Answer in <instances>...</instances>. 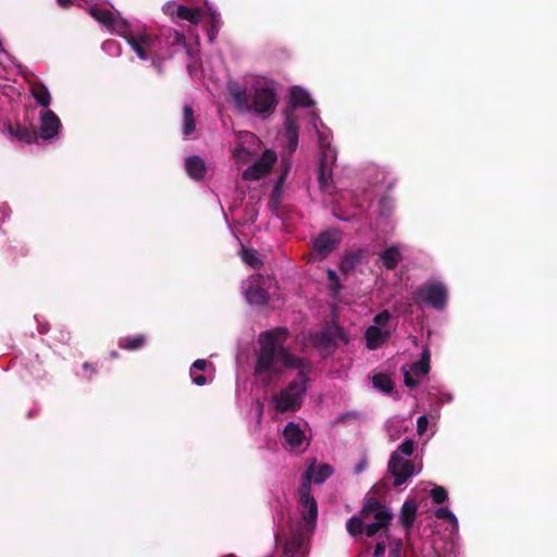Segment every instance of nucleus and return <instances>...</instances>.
Instances as JSON below:
<instances>
[{
    "mask_svg": "<svg viewBox=\"0 0 557 557\" xmlns=\"http://www.w3.org/2000/svg\"><path fill=\"white\" fill-rule=\"evenodd\" d=\"M246 298L252 305H265L269 300L268 292L258 284H250L246 289Z\"/></svg>",
    "mask_w": 557,
    "mask_h": 557,
    "instance_id": "nucleus-17",
    "label": "nucleus"
},
{
    "mask_svg": "<svg viewBox=\"0 0 557 557\" xmlns=\"http://www.w3.org/2000/svg\"><path fill=\"white\" fill-rule=\"evenodd\" d=\"M302 546V540L300 537H293L288 541H286L284 545V555L287 557L295 556Z\"/></svg>",
    "mask_w": 557,
    "mask_h": 557,
    "instance_id": "nucleus-34",
    "label": "nucleus"
},
{
    "mask_svg": "<svg viewBox=\"0 0 557 557\" xmlns=\"http://www.w3.org/2000/svg\"><path fill=\"white\" fill-rule=\"evenodd\" d=\"M418 511V504L414 499H407L400 509L399 523L401 527L409 532L413 527Z\"/></svg>",
    "mask_w": 557,
    "mask_h": 557,
    "instance_id": "nucleus-12",
    "label": "nucleus"
},
{
    "mask_svg": "<svg viewBox=\"0 0 557 557\" xmlns=\"http://www.w3.org/2000/svg\"><path fill=\"white\" fill-rule=\"evenodd\" d=\"M287 335L288 330L283 326L260 333L253 369V375L265 386L271 384L274 376H281L284 369L299 370L297 376L272 398L274 409L280 413L296 411L301 407L311 371V364L307 360L293 355L285 347Z\"/></svg>",
    "mask_w": 557,
    "mask_h": 557,
    "instance_id": "nucleus-1",
    "label": "nucleus"
},
{
    "mask_svg": "<svg viewBox=\"0 0 557 557\" xmlns=\"http://www.w3.org/2000/svg\"><path fill=\"white\" fill-rule=\"evenodd\" d=\"M286 175H287V170L284 173H282L281 176L278 177L276 185H275V189H277L278 186L285 181Z\"/></svg>",
    "mask_w": 557,
    "mask_h": 557,
    "instance_id": "nucleus-51",
    "label": "nucleus"
},
{
    "mask_svg": "<svg viewBox=\"0 0 557 557\" xmlns=\"http://www.w3.org/2000/svg\"><path fill=\"white\" fill-rule=\"evenodd\" d=\"M319 345L324 349H334L336 347V344L333 342L325 329L320 335Z\"/></svg>",
    "mask_w": 557,
    "mask_h": 557,
    "instance_id": "nucleus-39",
    "label": "nucleus"
},
{
    "mask_svg": "<svg viewBox=\"0 0 557 557\" xmlns=\"http://www.w3.org/2000/svg\"><path fill=\"white\" fill-rule=\"evenodd\" d=\"M366 466H367V460L366 458L361 459L360 462L355 467V474H359L361 473L364 469H366Z\"/></svg>",
    "mask_w": 557,
    "mask_h": 557,
    "instance_id": "nucleus-48",
    "label": "nucleus"
},
{
    "mask_svg": "<svg viewBox=\"0 0 557 557\" xmlns=\"http://www.w3.org/2000/svg\"><path fill=\"white\" fill-rule=\"evenodd\" d=\"M314 466L307 468L301 486L299 488V504L301 506V518L306 525L313 529L318 518V504L311 494V481L313 476Z\"/></svg>",
    "mask_w": 557,
    "mask_h": 557,
    "instance_id": "nucleus-4",
    "label": "nucleus"
},
{
    "mask_svg": "<svg viewBox=\"0 0 557 557\" xmlns=\"http://www.w3.org/2000/svg\"><path fill=\"white\" fill-rule=\"evenodd\" d=\"M207 366H208V361L205 360V359H197L191 368H190V371L195 372V371H205L207 369Z\"/></svg>",
    "mask_w": 557,
    "mask_h": 557,
    "instance_id": "nucleus-45",
    "label": "nucleus"
},
{
    "mask_svg": "<svg viewBox=\"0 0 557 557\" xmlns=\"http://www.w3.org/2000/svg\"><path fill=\"white\" fill-rule=\"evenodd\" d=\"M387 507L385 504L380 502L374 496H369L366 498V502L360 510L361 517L364 519H369L373 513L384 509Z\"/></svg>",
    "mask_w": 557,
    "mask_h": 557,
    "instance_id": "nucleus-23",
    "label": "nucleus"
},
{
    "mask_svg": "<svg viewBox=\"0 0 557 557\" xmlns=\"http://www.w3.org/2000/svg\"><path fill=\"white\" fill-rule=\"evenodd\" d=\"M290 103L293 107L302 108H310L314 104L308 91L298 86L290 89Z\"/></svg>",
    "mask_w": 557,
    "mask_h": 557,
    "instance_id": "nucleus-16",
    "label": "nucleus"
},
{
    "mask_svg": "<svg viewBox=\"0 0 557 557\" xmlns=\"http://www.w3.org/2000/svg\"><path fill=\"white\" fill-rule=\"evenodd\" d=\"M434 515L437 519L446 520L454 527L458 525V520L456 516L447 507L437 508Z\"/></svg>",
    "mask_w": 557,
    "mask_h": 557,
    "instance_id": "nucleus-36",
    "label": "nucleus"
},
{
    "mask_svg": "<svg viewBox=\"0 0 557 557\" xmlns=\"http://www.w3.org/2000/svg\"><path fill=\"white\" fill-rule=\"evenodd\" d=\"M110 355H111V357H112V358H116V357L119 356V354H117L116 351H114V350H113V351H111V354H110Z\"/></svg>",
    "mask_w": 557,
    "mask_h": 557,
    "instance_id": "nucleus-54",
    "label": "nucleus"
},
{
    "mask_svg": "<svg viewBox=\"0 0 557 557\" xmlns=\"http://www.w3.org/2000/svg\"><path fill=\"white\" fill-rule=\"evenodd\" d=\"M430 495L435 504H443L448 499L447 491L440 485L433 487L430 492Z\"/></svg>",
    "mask_w": 557,
    "mask_h": 557,
    "instance_id": "nucleus-37",
    "label": "nucleus"
},
{
    "mask_svg": "<svg viewBox=\"0 0 557 557\" xmlns=\"http://www.w3.org/2000/svg\"><path fill=\"white\" fill-rule=\"evenodd\" d=\"M60 126V119L53 111L48 110L40 116L39 135L42 139H52L58 135Z\"/></svg>",
    "mask_w": 557,
    "mask_h": 557,
    "instance_id": "nucleus-10",
    "label": "nucleus"
},
{
    "mask_svg": "<svg viewBox=\"0 0 557 557\" xmlns=\"http://www.w3.org/2000/svg\"><path fill=\"white\" fill-rule=\"evenodd\" d=\"M325 331L329 333L333 342L336 344V341H341L343 344H348L349 338L345 332V330L336 323L327 325Z\"/></svg>",
    "mask_w": 557,
    "mask_h": 557,
    "instance_id": "nucleus-30",
    "label": "nucleus"
},
{
    "mask_svg": "<svg viewBox=\"0 0 557 557\" xmlns=\"http://www.w3.org/2000/svg\"><path fill=\"white\" fill-rule=\"evenodd\" d=\"M428 426V419L425 416H421L417 420V430L419 434H422Z\"/></svg>",
    "mask_w": 557,
    "mask_h": 557,
    "instance_id": "nucleus-47",
    "label": "nucleus"
},
{
    "mask_svg": "<svg viewBox=\"0 0 557 557\" xmlns=\"http://www.w3.org/2000/svg\"><path fill=\"white\" fill-rule=\"evenodd\" d=\"M176 15L181 20L188 21L189 23L197 25L201 21L202 11L197 8L181 4L176 9Z\"/></svg>",
    "mask_w": 557,
    "mask_h": 557,
    "instance_id": "nucleus-19",
    "label": "nucleus"
},
{
    "mask_svg": "<svg viewBox=\"0 0 557 557\" xmlns=\"http://www.w3.org/2000/svg\"><path fill=\"white\" fill-rule=\"evenodd\" d=\"M431 354L428 348H424L421 358L413 362L409 369L401 368L404 374V383L408 387H417L420 383L419 377L424 376L430 372Z\"/></svg>",
    "mask_w": 557,
    "mask_h": 557,
    "instance_id": "nucleus-7",
    "label": "nucleus"
},
{
    "mask_svg": "<svg viewBox=\"0 0 557 557\" xmlns=\"http://www.w3.org/2000/svg\"><path fill=\"white\" fill-rule=\"evenodd\" d=\"M375 519L376 523H380L382 528H384V536L387 539L389 536L388 529L394 518L392 510L388 507L375 512L372 515Z\"/></svg>",
    "mask_w": 557,
    "mask_h": 557,
    "instance_id": "nucleus-27",
    "label": "nucleus"
},
{
    "mask_svg": "<svg viewBox=\"0 0 557 557\" xmlns=\"http://www.w3.org/2000/svg\"><path fill=\"white\" fill-rule=\"evenodd\" d=\"M32 95L41 107L48 108L50 106V101H51L50 92L44 84H41V83L35 84L32 87Z\"/></svg>",
    "mask_w": 557,
    "mask_h": 557,
    "instance_id": "nucleus-24",
    "label": "nucleus"
},
{
    "mask_svg": "<svg viewBox=\"0 0 557 557\" xmlns=\"http://www.w3.org/2000/svg\"><path fill=\"white\" fill-rule=\"evenodd\" d=\"M185 41V36L181 33L175 32L174 42L181 44Z\"/></svg>",
    "mask_w": 557,
    "mask_h": 557,
    "instance_id": "nucleus-50",
    "label": "nucleus"
},
{
    "mask_svg": "<svg viewBox=\"0 0 557 557\" xmlns=\"http://www.w3.org/2000/svg\"><path fill=\"white\" fill-rule=\"evenodd\" d=\"M83 369L90 371V374L88 375V380H90L92 374H95L97 372L95 367L91 363H89V362H84L83 363Z\"/></svg>",
    "mask_w": 557,
    "mask_h": 557,
    "instance_id": "nucleus-49",
    "label": "nucleus"
},
{
    "mask_svg": "<svg viewBox=\"0 0 557 557\" xmlns=\"http://www.w3.org/2000/svg\"><path fill=\"white\" fill-rule=\"evenodd\" d=\"M147 337L144 334L135 336L122 337L119 339L117 346L124 350H138L146 344Z\"/></svg>",
    "mask_w": 557,
    "mask_h": 557,
    "instance_id": "nucleus-20",
    "label": "nucleus"
},
{
    "mask_svg": "<svg viewBox=\"0 0 557 557\" xmlns=\"http://www.w3.org/2000/svg\"><path fill=\"white\" fill-rule=\"evenodd\" d=\"M359 262V257L356 255H349L344 258L341 264V270L347 272L356 267Z\"/></svg>",
    "mask_w": 557,
    "mask_h": 557,
    "instance_id": "nucleus-38",
    "label": "nucleus"
},
{
    "mask_svg": "<svg viewBox=\"0 0 557 557\" xmlns=\"http://www.w3.org/2000/svg\"><path fill=\"white\" fill-rule=\"evenodd\" d=\"M400 258V251L393 246L381 252V260L387 270H394L398 265Z\"/></svg>",
    "mask_w": 557,
    "mask_h": 557,
    "instance_id": "nucleus-21",
    "label": "nucleus"
},
{
    "mask_svg": "<svg viewBox=\"0 0 557 557\" xmlns=\"http://www.w3.org/2000/svg\"><path fill=\"white\" fill-rule=\"evenodd\" d=\"M185 169H186L188 175L196 181L202 180L207 173L206 163L198 156H193V157L186 158Z\"/></svg>",
    "mask_w": 557,
    "mask_h": 557,
    "instance_id": "nucleus-15",
    "label": "nucleus"
},
{
    "mask_svg": "<svg viewBox=\"0 0 557 557\" xmlns=\"http://www.w3.org/2000/svg\"><path fill=\"white\" fill-rule=\"evenodd\" d=\"M386 338L387 336L376 325H371L366 331L367 347L371 350L376 349Z\"/></svg>",
    "mask_w": 557,
    "mask_h": 557,
    "instance_id": "nucleus-18",
    "label": "nucleus"
},
{
    "mask_svg": "<svg viewBox=\"0 0 557 557\" xmlns=\"http://www.w3.org/2000/svg\"><path fill=\"white\" fill-rule=\"evenodd\" d=\"M206 28L209 41L211 44L214 42L220 28V21L215 14L212 13L210 15V18L206 24Z\"/></svg>",
    "mask_w": 557,
    "mask_h": 557,
    "instance_id": "nucleus-33",
    "label": "nucleus"
},
{
    "mask_svg": "<svg viewBox=\"0 0 557 557\" xmlns=\"http://www.w3.org/2000/svg\"><path fill=\"white\" fill-rule=\"evenodd\" d=\"M283 437L290 448L295 449L301 446L305 434L298 424L288 422L284 428Z\"/></svg>",
    "mask_w": 557,
    "mask_h": 557,
    "instance_id": "nucleus-14",
    "label": "nucleus"
},
{
    "mask_svg": "<svg viewBox=\"0 0 557 557\" xmlns=\"http://www.w3.org/2000/svg\"><path fill=\"white\" fill-rule=\"evenodd\" d=\"M227 91L240 111H253L256 114H271L276 107V92L271 87H259L249 96L245 88L236 82L227 83Z\"/></svg>",
    "mask_w": 557,
    "mask_h": 557,
    "instance_id": "nucleus-2",
    "label": "nucleus"
},
{
    "mask_svg": "<svg viewBox=\"0 0 557 557\" xmlns=\"http://www.w3.org/2000/svg\"><path fill=\"white\" fill-rule=\"evenodd\" d=\"M90 14L96 21L106 26H111L114 22V16L109 10L92 8Z\"/></svg>",
    "mask_w": 557,
    "mask_h": 557,
    "instance_id": "nucleus-31",
    "label": "nucleus"
},
{
    "mask_svg": "<svg viewBox=\"0 0 557 557\" xmlns=\"http://www.w3.org/2000/svg\"><path fill=\"white\" fill-rule=\"evenodd\" d=\"M121 27L122 29L119 34L132 47L138 58L144 61L148 60L150 58V52L156 49L158 38L147 33L137 35L133 34L125 21L121 23Z\"/></svg>",
    "mask_w": 557,
    "mask_h": 557,
    "instance_id": "nucleus-5",
    "label": "nucleus"
},
{
    "mask_svg": "<svg viewBox=\"0 0 557 557\" xmlns=\"http://www.w3.org/2000/svg\"><path fill=\"white\" fill-rule=\"evenodd\" d=\"M242 260L252 269H260L263 264L259 258L258 251L253 248H243L240 252Z\"/></svg>",
    "mask_w": 557,
    "mask_h": 557,
    "instance_id": "nucleus-28",
    "label": "nucleus"
},
{
    "mask_svg": "<svg viewBox=\"0 0 557 557\" xmlns=\"http://www.w3.org/2000/svg\"><path fill=\"white\" fill-rule=\"evenodd\" d=\"M190 376L193 382L198 386H203L207 383V379L202 374H196L195 372L190 371Z\"/></svg>",
    "mask_w": 557,
    "mask_h": 557,
    "instance_id": "nucleus-46",
    "label": "nucleus"
},
{
    "mask_svg": "<svg viewBox=\"0 0 557 557\" xmlns=\"http://www.w3.org/2000/svg\"><path fill=\"white\" fill-rule=\"evenodd\" d=\"M196 129V121L191 106L186 104L183 108V134L184 136L191 135Z\"/></svg>",
    "mask_w": 557,
    "mask_h": 557,
    "instance_id": "nucleus-25",
    "label": "nucleus"
},
{
    "mask_svg": "<svg viewBox=\"0 0 557 557\" xmlns=\"http://www.w3.org/2000/svg\"><path fill=\"white\" fill-rule=\"evenodd\" d=\"M276 161V154L272 150H265L261 158L243 172L246 181H258L265 176Z\"/></svg>",
    "mask_w": 557,
    "mask_h": 557,
    "instance_id": "nucleus-9",
    "label": "nucleus"
},
{
    "mask_svg": "<svg viewBox=\"0 0 557 557\" xmlns=\"http://www.w3.org/2000/svg\"><path fill=\"white\" fill-rule=\"evenodd\" d=\"M391 319V314L387 310H383L374 317L376 325H385Z\"/></svg>",
    "mask_w": 557,
    "mask_h": 557,
    "instance_id": "nucleus-43",
    "label": "nucleus"
},
{
    "mask_svg": "<svg viewBox=\"0 0 557 557\" xmlns=\"http://www.w3.org/2000/svg\"><path fill=\"white\" fill-rule=\"evenodd\" d=\"M223 557H236L234 554H226Z\"/></svg>",
    "mask_w": 557,
    "mask_h": 557,
    "instance_id": "nucleus-55",
    "label": "nucleus"
},
{
    "mask_svg": "<svg viewBox=\"0 0 557 557\" xmlns=\"http://www.w3.org/2000/svg\"><path fill=\"white\" fill-rule=\"evenodd\" d=\"M341 234L335 230L321 232L312 242V253L315 260L326 259L341 244Z\"/></svg>",
    "mask_w": 557,
    "mask_h": 557,
    "instance_id": "nucleus-6",
    "label": "nucleus"
},
{
    "mask_svg": "<svg viewBox=\"0 0 557 557\" xmlns=\"http://www.w3.org/2000/svg\"><path fill=\"white\" fill-rule=\"evenodd\" d=\"M71 0H58V3L62 8H67L71 4Z\"/></svg>",
    "mask_w": 557,
    "mask_h": 557,
    "instance_id": "nucleus-53",
    "label": "nucleus"
},
{
    "mask_svg": "<svg viewBox=\"0 0 557 557\" xmlns=\"http://www.w3.org/2000/svg\"><path fill=\"white\" fill-rule=\"evenodd\" d=\"M320 150H321V153H320L319 165L332 169L333 164L336 161L335 148H333L331 146V144L320 143Z\"/></svg>",
    "mask_w": 557,
    "mask_h": 557,
    "instance_id": "nucleus-22",
    "label": "nucleus"
},
{
    "mask_svg": "<svg viewBox=\"0 0 557 557\" xmlns=\"http://www.w3.org/2000/svg\"><path fill=\"white\" fill-rule=\"evenodd\" d=\"M388 472L394 478V486L404 484L414 472L411 460L404 459L398 451H393L388 460Z\"/></svg>",
    "mask_w": 557,
    "mask_h": 557,
    "instance_id": "nucleus-8",
    "label": "nucleus"
},
{
    "mask_svg": "<svg viewBox=\"0 0 557 557\" xmlns=\"http://www.w3.org/2000/svg\"><path fill=\"white\" fill-rule=\"evenodd\" d=\"M285 133L284 136L287 140V148L289 153H293L298 146V125L297 117L293 113H287L285 117Z\"/></svg>",
    "mask_w": 557,
    "mask_h": 557,
    "instance_id": "nucleus-11",
    "label": "nucleus"
},
{
    "mask_svg": "<svg viewBox=\"0 0 557 557\" xmlns=\"http://www.w3.org/2000/svg\"><path fill=\"white\" fill-rule=\"evenodd\" d=\"M403 542L401 540H397L391 546L388 552V557H400L401 556Z\"/></svg>",
    "mask_w": 557,
    "mask_h": 557,
    "instance_id": "nucleus-42",
    "label": "nucleus"
},
{
    "mask_svg": "<svg viewBox=\"0 0 557 557\" xmlns=\"http://www.w3.org/2000/svg\"><path fill=\"white\" fill-rule=\"evenodd\" d=\"M379 532H381L380 536L384 535V528H382L380 523L373 522L364 525V533L368 537H373Z\"/></svg>",
    "mask_w": 557,
    "mask_h": 557,
    "instance_id": "nucleus-41",
    "label": "nucleus"
},
{
    "mask_svg": "<svg viewBox=\"0 0 557 557\" xmlns=\"http://www.w3.org/2000/svg\"><path fill=\"white\" fill-rule=\"evenodd\" d=\"M334 470L329 463H322L318 467L317 471L313 470V482L315 484L324 483L329 478L332 476Z\"/></svg>",
    "mask_w": 557,
    "mask_h": 557,
    "instance_id": "nucleus-32",
    "label": "nucleus"
},
{
    "mask_svg": "<svg viewBox=\"0 0 557 557\" xmlns=\"http://www.w3.org/2000/svg\"><path fill=\"white\" fill-rule=\"evenodd\" d=\"M386 550V544L384 541H380L375 544L373 550V557H383Z\"/></svg>",
    "mask_w": 557,
    "mask_h": 557,
    "instance_id": "nucleus-44",
    "label": "nucleus"
},
{
    "mask_svg": "<svg viewBox=\"0 0 557 557\" xmlns=\"http://www.w3.org/2000/svg\"><path fill=\"white\" fill-rule=\"evenodd\" d=\"M327 277L331 281H335V282L338 281V277H337L336 273L333 270H329L327 271Z\"/></svg>",
    "mask_w": 557,
    "mask_h": 557,
    "instance_id": "nucleus-52",
    "label": "nucleus"
},
{
    "mask_svg": "<svg viewBox=\"0 0 557 557\" xmlns=\"http://www.w3.org/2000/svg\"><path fill=\"white\" fill-rule=\"evenodd\" d=\"M413 447L414 443L412 440H405L395 451H398V455L411 456L413 454Z\"/></svg>",
    "mask_w": 557,
    "mask_h": 557,
    "instance_id": "nucleus-40",
    "label": "nucleus"
},
{
    "mask_svg": "<svg viewBox=\"0 0 557 557\" xmlns=\"http://www.w3.org/2000/svg\"><path fill=\"white\" fill-rule=\"evenodd\" d=\"M7 128L12 137L22 143L32 144L37 141L38 134L32 127L24 126L20 123H16L15 125L8 123Z\"/></svg>",
    "mask_w": 557,
    "mask_h": 557,
    "instance_id": "nucleus-13",
    "label": "nucleus"
},
{
    "mask_svg": "<svg viewBox=\"0 0 557 557\" xmlns=\"http://www.w3.org/2000/svg\"><path fill=\"white\" fill-rule=\"evenodd\" d=\"M366 520L363 517H361V513L359 512V516H352L350 517L346 522V530L352 537H357L362 535L364 532V522Z\"/></svg>",
    "mask_w": 557,
    "mask_h": 557,
    "instance_id": "nucleus-26",
    "label": "nucleus"
},
{
    "mask_svg": "<svg viewBox=\"0 0 557 557\" xmlns=\"http://www.w3.org/2000/svg\"><path fill=\"white\" fill-rule=\"evenodd\" d=\"M412 299L419 306H430L442 311L447 306L448 289L442 282H426L413 292Z\"/></svg>",
    "mask_w": 557,
    "mask_h": 557,
    "instance_id": "nucleus-3",
    "label": "nucleus"
},
{
    "mask_svg": "<svg viewBox=\"0 0 557 557\" xmlns=\"http://www.w3.org/2000/svg\"><path fill=\"white\" fill-rule=\"evenodd\" d=\"M372 383L375 388L386 394L391 393L394 388L392 379L384 373H377L373 375Z\"/></svg>",
    "mask_w": 557,
    "mask_h": 557,
    "instance_id": "nucleus-29",
    "label": "nucleus"
},
{
    "mask_svg": "<svg viewBox=\"0 0 557 557\" xmlns=\"http://www.w3.org/2000/svg\"><path fill=\"white\" fill-rule=\"evenodd\" d=\"M318 181L321 188H326L332 182V169L319 165Z\"/></svg>",
    "mask_w": 557,
    "mask_h": 557,
    "instance_id": "nucleus-35",
    "label": "nucleus"
}]
</instances>
